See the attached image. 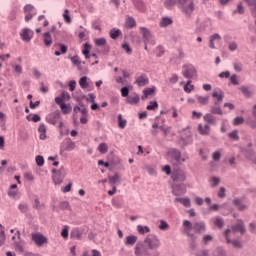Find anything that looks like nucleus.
Instances as JSON below:
<instances>
[{
    "instance_id": "nucleus-1",
    "label": "nucleus",
    "mask_w": 256,
    "mask_h": 256,
    "mask_svg": "<svg viewBox=\"0 0 256 256\" xmlns=\"http://www.w3.org/2000/svg\"><path fill=\"white\" fill-rule=\"evenodd\" d=\"M161 247V240L155 234L148 235L143 242H138L135 246L136 256H159L157 249Z\"/></svg>"
},
{
    "instance_id": "nucleus-2",
    "label": "nucleus",
    "mask_w": 256,
    "mask_h": 256,
    "mask_svg": "<svg viewBox=\"0 0 256 256\" xmlns=\"http://www.w3.org/2000/svg\"><path fill=\"white\" fill-rule=\"evenodd\" d=\"M175 5H178L179 9H182V12L191 17L195 11V3L193 0H165L164 6L166 9H173Z\"/></svg>"
},
{
    "instance_id": "nucleus-3",
    "label": "nucleus",
    "mask_w": 256,
    "mask_h": 256,
    "mask_svg": "<svg viewBox=\"0 0 256 256\" xmlns=\"http://www.w3.org/2000/svg\"><path fill=\"white\" fill-rule=\"evenodd\" d=\"M183 226L187 237L190 238V249L195 251L197 249V235L191 233V229H193V223H191L189 220H184Z\"/></svg>"
},
{
    "instance_id": "nucleus-4",
    "label": "nucleus",
    "mask_w": 256,
    "mask_h": 256,
    "mask_svg": "<svg viewBox=\"0 0 256 256\" xmlns=\"http://www.w3.org/2000/svg\"><path fill=\"white\" fill-rule=\"evenodd\" d=\"M140 33H142V37L146 45H155V38L153 37V34H151V31H149V29H147L146 27H140Z\"/></svg>"
},
{
    "instance_id": "nucleus-5",
    "label": "nucleus",
    "mask_w": 256,
    "mask_h": 256,
    "mask_svg": "<svg viewBox=\"0 0 256 256\" xmlns=\"http://www.w3.org/2000/svg\"><path fill=\"white\" fill-rule=\"evenodd\" d=\"M23 9L25 13V21L26 23H29V21L37 15V10H35V6L31 4H26Z\"/></svg>"
},
{
    "instance_id": "nucleus-6",
    "label": "nucleus",
    "mask_w": 256,
    "mask_h": 256,
    "mask_svg": "<svg viewBox=\"0 0 256 256\" xmlns=\"http://www.w3.org/2000/svg\"><path fill=\"white\" fill-rule=\"evenodd\" d=\"M32 241H34V243L38 247H43V245H45V243H48L47 237H45V235H43L39 232L32 233Z\"/></svg>"
},
{
    "instance_id": "nucleus-7",
    "label": "nucleus",
    "mask_w": 256,
    "mask_h": 256,
    "mask_svg": "<svg viewBox=\"0 0 256 256\" xmlns=\"http://www.w3.org/2000/svg\"><path fill=\"white\" fill-rule=\"evenodd\" d=\"M229 235H231V229L228 228L224 232L226 243H228V245L234 246L235 249H241L243 247L241 242L239 240H231V237Z\"/></svg>"
},
{
    "instance_id": "nucleus-8",
    "label": "nucleus",
    "mask_w": 256,
    "mask_h": 256,
    "mask_svg": "<svg viewBox=\"0 0 256 256\" xmlns=\"http://www.w3.org/2000/svg\"><path fill=\"white\" fill-rule=\"evenodd\" d=\"M61 119V112L59 110H56L55 112H52L47 116L46 121L50 125H57Z\"/></svg>"
},
{
    "instance_id": "nucleus-9",
    "label": "nucleus",
    "mask_w": 256,
    "mask_h": 256,
    "mask_svg": "<svg viewBox=\"0 0 256 256\" xmlns=\"http://www.w3.org/2000/svg\"><path fill=\"white\" fill-rule=\"evenodd\" d=\"M238 223L231 226V230L233 233H241V235H244L246 232L245 229V222L243 219H238Z\"/></svg>"
},
{
    "instance_id": "nucleus-10",
    "label": "nucleus",
    "mask_w": 256,
    "mask_h": 256,
    "mask_svg": "<svg viewBox=\"0 0 256 256\" xmlns=\"http://www.w3.org/2000/svg\"><path fill=\"white\" fill-rule=\"evenodd\" d=\"M168 155H170L172 159H175L176 163H185V159L181 158V151H179L177 148H171L168 151Z\"/></svg>"
},
{
    "instance_id": "nucleus-11",
    "label": "nucleus",
    "mask_w": 256,
    "mask_h": 256,
    "mask_svg": "<svg viewBox=\"0 0 256 256\" xmlns=\"http://www.w3.org/2000/svg\"><path fill=\"white\" fill-rule=\"evenodd\" d=\"M195 233H205L207 231V225L204 221L194 222L192 223V228Z\"/></svg>"
},
{
    "instance_id": "nucleus-12",
    "label": "nucleus",
    "mask_w": 256,
    "mask_h": 256,
    "mask_svg": "<svg viewBox=\"0 0 256 256\" xmlns=\"http://www.w3.org/2000/svg\"><path fill=\"white\" fill-rule=\"evenodd\" d=\"M65 179V168H61L53 175V182L55 185H61Z\"/></svg>"
},
{
    "instance_id": "nucleus-13",
    "label": "nucleus",
    "mask_w": 256,
    "mask_h": 256,
    "mask_svg": "<svg viewBox=\"0 0 256 256\" xmlns=\"http://www.w3.org/2000/svg\"><path fill=\"white\" fill-rule=\"evenodd\" d=\"M184 69L185 70L182 72V74L186 79H193V77L197 75V70L193 66L188 67L187 65H184Z\"/></svg>"
},
{
    "instance_id": "nucleus-14",
    "label": "nucleus",
    "mask_w": 256,
    "mask_h": 256,
    "mask_svg": "<svg viewBox=\"0 0 256 256\" xmlns=\"http://www.w3.org/2000/svg\"><path fill=\"white\" fill-rule=\"evenodd\" d=\"M171 179L174 182L179 181L180 183H183V181H185L186 179L185 172H183L182 170H175L174 172H172Z\"/></svg>"
},
{
    "instance_id": "nucleus-15",
    "label": "nucleus",
    "mask_w": 256,
    "mask_h": 256,
    "mask_svg": "<svg viewBox=\"0 0 256 256\" xmlns=\"http://www.w3.org/2000/svg\"><path fill=\"white\" fill-rule=\"evenodd\" d=\"M20 37L22 41H25L26 43H29L33 39V30L29 28H24L22 32L20 33Z\"/></svg>"
},
{
    "instance_id": "nucleus-16",
    "label": "nucleus",
    "mask_w": 256,
    "mask_h": 256,
    "mask_svg": "<svg viewBox=\"0 0 256 256\" xmlns=\"http://www.w3.org/2000/svg\"><path fill=\"white\" fill-rule=\"evenodd\" d=\"M138 87H145V85H149V77L147 74H141L138 78H136L135 82Z\"/></svg>"
},
{
    "instance_id": "nucleus-17",
    "label": "nucleus",
    "mask_w": 256,
    "mask_h": 256,
    "mask_svg": "<svg viewBox=\"0 0 256 256\" xmlns=\"http://www.w3.org/2000/svg\"><path fill=\"white\" fill-rule=\"evenodd\" d=\"M212 97H214V99H217L216 101H214V105H221L223 103V99L225 98V92H223V90H219V92L214 91L212 93Z\"/></svg>"
},
{
    "instance_id": "nucleus-18",
    "label": "nucleus",
    "mask_w": 256,
    "mask_h": 256,
    "mask_svg": "<svg viewBox=\"0 0 256 256\" xmlns=\"http://www.w3.org/2000/svg\"><path fill=\"white\" fill-rule=\"evenodd\" d=\"M132 3L137 9V11H140V13H145L147 11V5H145V2L143 0H132Z\"/></svg>"
},
{
    "instance_id": "nucleus-19",
    "label": "nucleus",
    "mask_w": 256,
    "mask_h": 256,
    "mask_svg": "<svg viewBox=\"0 0 256 256\" xmlns=\"http://www.w3.org/2000/svg\"><path fill=\"white\" fill-rule=\"evenodd\" d=\"M191 133H189L187 135V137H183V136H180L179 140H178V144L180 145V147L182 148H185L187 147V145H189V143H191Z\"/></svg>"
},
{
    "instance_id": "nucleus-20",
    "label": "nucleus",
    "mask_w": 256,
    "mask_h": 256,
    "mask_svg": "<svg viewBox=\"0 0 256 256\" xmlns=\"http://www.w3.org/2000/svg\"><path fill=\"white\" fill-rule=\"evenodd\" d=\"M198 131L200 135H209L211 133V126L209 124H205L204 126L203 124H199Z\"/></svg>"
},
{
    "instance_id": "nucleus-21",
    "label": "nucleus",
    "mask_w": 256,
    "mask_h": 256,
    "mask_svg": "<svg viewBox=\"0 0 256 256\" xmlns=\"http://www.w3.org/2000/svg\"><path fill=\"white\" fill-rule=\"evenodd\" d=\"M250 10V13L253 17H256V0H244Z\"/></svg>"
},
{
    "instance_id": "nucleus-22",
    "label": "nucleus",
    "mask_w": 256,
    "mask_h": 256,
    "mask_svg": "<svg viewBox=\"0 0 256 256\" xmlns=\"http://www.w3.org/2000/svg\"><path fill=\"white\" fill-rule=\"evenodd\" d=\"M233 205L237 207L238 211H245V209H247V205L243 204V200H241V198H235L233 200Z\"/></svg>"
},
{
    "instance_id": "nucleus-23",
    "label": "nucleus",
    "mask_w": 256,
    "mask_h": 256,
    "mask_svg": "<svg viewBox=\"0 0 256 256\" xmlns=\"http://www.w3.org/2000/svg\"><path fill=\"white\" fill-rule=\"evenodd\" d=\"M70 237L80 240L83 237V231L80 228H74L70 233Z\"/></svg>"
},
{
    "instance_id": "nucleus-24",
    "label": "nucleus",
    "mask_w": 256,
    "mask_h": 256,
    "mask_svg": "<svg viewBox=\"0 0 256 256\" xmlns=\"http://www.w3.org/2000/svg\"><path fill=\"white\" fill-rule=\"evenodd\" d=\"M139 100H140L139 94L134 93V96H128L126 98V103L128 105H137V103H139Z\"/></svg>"
},
{
    "instance_id": "nucleus-25",
    "label": "nucleus",
    "mask_w": 256,
    "mask_h": 256,
    "mask_svg": "<svg viewBox=\"0 0 256 256\" xmlns=\"http://www.w3.org/2000/svg\"><path fill=\"white\" fill-rule=\"evenodd\" d=\"M38 133H40L41 141H45V139H47V128L45 127V124L42 123L39 125Z\"/></svg>"
},
{
    "instance_id": "nucleus-26",
    "label": "nucleus",
    "mask_w": 256,
    "mask_h": 256,
    "mask_svg": "<svg viewBox=\"0 0 256 256\" xmlns=\"http://www.w3.org/2000/svg\"><path fill=\"white\" fill-rule=\"evenodd\" d=\"M204 121H206L208 125H217V119H215V116L209 113L204 115Z\"/></svg>"
},
{
    "instance_id": "nucleus-27",
    "label": "nucleus",
    "mask_w": 256,
    "mask_h": 256,
    "mask_svg": "<svg viewBox=\"0 0 256 256\" xmlns=\"http://www.w3.org/2000/svg\"><path fill=\"white\" fill-rule=\"evenodd\" d=\"M210 113L212 115H223V110L221 109V105L214 104L211 106Z\"/></svg>"
},
{
    "instance_id": "nucleus-28",
    "label": "nucleus",
    "mask_w": 256,
    "mask_h": 256,
    "mask_svg": "<svg viewBox=\"0 0 256 256\" xmlns=\"http://www.w3.org/2000/svg\"><path fill=\"white\" fill-rule=\"evenodd\" d=\"M43 37H44V45L46 47H51V45L53 44V39L51 38V33L45 32Z\"/></svg>"
},
{
    "instance_id": "nucleus-29",
    "label": "nucleus",
    "mask_w": 256,
    "mask_h": 256,
    "mask_svg": "<svg viewBox=\"0 0 256 256\" xmlns=\"http://www.w3.org/2000/svg\"><path fill=\"white\" fill-rule=\"evenodd\" d=\"M175 201H176V203H182V205H184V207H191V199H189V198L176 197Z\"/></svg>"
},
{
    "instance_id": "nucleus-30",
    "label": "nucleus",
    "mask_w": 256,
    "mask_h": 256,
    "mask_svg": "<svg viewBox=\"0 0 256 256\" xmlns=\"http://www.w3.org/2000/svg\"><path fill=\"white\" fill-rule=\"evenodd\" d=\"M239 91H242V94L244 95V97H246V99H251L252 92L251 90H249V87L241 86L239 87Z\"/></svg>"
},
{
    "instance_id": "nucleus-31",
    "label": "nucleus",
    "mask_w": 256,
    "mask_h": 256,
    "mask_svg": "<svg viewBox=\"0 0 256 256\" xmlns=\"http://www.w3.org/2000/svg\"><path fill=\"white\" fill-rule=\"evenodd\" d=\"M122 34H123V33L121 32L120 29L112 28V29L110 30V37H111V39H114V40H115V39L121 37Z\"/></svg>"
},
{
    "instance_id": "nucleus-32",
    "label": "nucleus",
    "mask_w": 256,
    "mask_h": 256,
    "mask_svg": "<svg viewBox=\"0 0 256 256\" xmlns=\"http://www.w3.org/2000/svg\"><path fill=\"white\" fill-rule=\"evenodd\" d=\"M27 121H33V123H39L41 116L39 114H29L26 116Z\"/></svg>"
},
{
    "instance_id": "nucleus-33",
    "label": "nucleus",
    "mask_w": 256,
    "mask_h": 256,
    "mask_svg": "<svg viewBox=\"0 0 256 256\" xmlns=\"http://www.w3.org/2000/svg\"><path fill=\"white\" fill-rule=\"evenodd\" d=\"M91 51V44L90 43H85L84 48L82 50V54L85 56V59H89L91 56L89 55Z\"/></svg>"
},
{
    "instance_id": "nucleus-34",
    "label": "nucleus",
    "mask_w": 256,
    "mask_h": 256,
    "mask_svg": "<svg viewBox=\"0 0 256 256\" xmlns=\"http://www.w3.org/2000/svg\"><path fill=\"white\" fill-rule=\"evenodd\" d=\"M137 231L140 233V235H145V233L151 232V228H149V226L138 225Z\"/></svg>"
},
{
    "instance_id": "nucleus-35",
    "label": "nucleus",
    "mask_w": 256,
    "mask_h": 256,
    "mask_svg": "<svg viewBox=\"0 0 256 256\" xmlns=\"http://www.w3.org/2000/svg\"><path fill=\"white\" fill-rule=\"evenodd\" d=\"M119 179H121L119 173H115L114 176H108V181L110 185H115L116 183H118Z\"/></svg>"
},
{
    "instance_id": "nucleus-36",
    "label": "nucleus",
    "mask_w": 256,
    "mask_h": 256,
    "mask_svg": "<svg viewBox=\"0 0 256 256\" xmlns=\"http://www.w3.org/2000/svg\"><path fill=\"white\" fill-rule=\"evenodd\" d=\"M214 225L218 227V229H223V227H225V220L218 216L215 218Z\"/></svg>"
},
{
    "instance_id": "nucleus-37",
    "label": "nucleus",
    "mask_w": 256,
    "mask_h": 256,
    "mask_svg": "<svg viewBox=\"0 0 256 256\" xmlns=\"http://www.w3.org/2000/svg\"><path fill=\"white\" fill-rule=\"evenodd\" d=\"M137 243V236L129 235L126 237L125 245H135Z\"/></svg>"
},
{
    "instance_id": "nucleus-38",
    "label": "nucleus",
    "mask_w": 256,
    "mask_h": 256,
    "mask_svg": "<svg viewBox=\"0 0 256 256\" xmlns=\"http://www.w3.org/2000/svg\"><path fill=\"white\" fill-rule=\"evenodd\" d=\"M126 26L128 29H133V27H137V22L135 21V18L128 17L126 20Z\"/></svg>"
},
{
    "instance_id": "nucleus-39",
    "label": "nucleus",
    "mask_w": 256,
    "mask_h": 256,
    "mask_svg": "<svg viewBox=\"0 0 256 256\" xmlns=\"http://www.w3.org/2000/svg\"><path fill=\"white\" fill-rule=\"evenodd\" d=\"M196 99L200 105H209V96L203 97L196 95Z\"/></svg>"
},
{
    "instance_id": "nucleus-40",
    "label": "nucleus",
    "mask_w": 256,
    "mask_h": 256,
    "mask_svg": "<svg viewBox=\"0 0 256 256\" xmlns=\"http://www.w3.org/2000/svg\"><path fill=\"white\" fill-rule=\"evenodd\" d=\"M118 126L120 129H125L127 127V120L123 119V115H118Z\"/></svg>"
},
{
    "instance_id": "nucleus-41",
    "label": "nucleus",
    "mask_w": 256,
    "mask_h": 256,
    "mask_svg": "<svg viewBox=\"0 0 256 256\" xmlns=\"http://www.w3.org/2000/svg\"><path fill=\"white\" fill-rule=\"evenodd\" d=\"M79 85L81 89H87L89 87V82H87V76H83L80 78Z\"/></svg>"
},
{
    "instance_id": "nucleus-42",
    "label": "nucleus",
    "mask_w": 256,
    "mask_h": 256,
    "mask_svg": "<svg viewBox=\"0 0 256 256\" xmlns=\"http://www.w3.org/2000/svg\"><path fill=\"white\" fill-rule=\"evenodd\" d=\"M159 103L157 100L150 101V104L146 106L147 111H155V109H158Z\"/></svg>"
},
{
    "instance_id": "nucleus-43",
    "label": "nucleus",
    "mask_w": 256,
    "mask_h": 256,
    "mask_svg": "<svg viewBox=\"0 0 256 256\" xmlns=\"http://www.w3.org/2000/svg\"><path fill=\"white\" fill-rule=\"evenodd\" d=\"M98 151L102 155H105V153H107V151H109V146H107V143H101L98 146Z\"/></svg>"
},
{
    "instance_id": "nucleus-44",
    "label": "nucleus",
    "mask_w": 256,
    "mask_h": 256,
    "mask_svg": "<svg viewBox=\"0 0 256 256\" xmlns=\"http://www.w3.org/2000/svg\"><path fill=\"white\" fill-rule=\"evenodd\" d=\"M243 123H245V118H243V116H237L233 120L234 127H237L239 125H243Z\"/></svg>"
},
{
    "instance_id": "nucleus-45",
    "label": "nucleus",
    "mask_w": 256,
    "mask_h": 256,
    "mask_svg": "<svg viewBox=\"0 0 256 256\" xmlns=\"http://www.w3.org/2000/svg\"><path fill=\"white\" fill-rule=\"evenodd\" d=\"M60 109L63 113V115H68V113H71V105L67 104H62L60 106Z\"/></svg>"
},
{
    "instance_id": "nucleus-46",
    "label": "nucleus",
    "mask_w": 256,
    "mask_h": 256,
    "mask_svg": "<svg viewBox=\"0 0 256 256\" xmlns=\"http://www.w3.org/2000/svg\"><path fill=\"white\" fill-rule=\"evenodd\" d=\"M236 13H239V15H244L245 14V7H243V3H239L237 5V9L234 10L233 15H235Z\"/></svg>"
},
{
    "instance_id": "nucleus-47",
    "label": "nucleus",
    "mask_w": 256,
    "mask_h": 256,
    "mask_svg": "<svg viewBox=\"0 0 256 256\" xmlns=\"http://www.w3.org/2000/svg\"><path fill=\"white\" fill-rule=\"evenodd\" d=\"M95 45L97 47H103V46L107 45V39H105V38H98V39L95 40Z\"/></svg>"
},
{
    "instance_id": "nucleus-48",
    "label": "nucleus",
    "mask_w": 256,
    "mask_h": 256,
    "mask_svg": "<svg viewBox=\"0 0 256 256\" xmlns=\"http://www.w3.org/2000/svg\"><path fill=\"white\" fill-rule=\"evenodd\" d=\"M173 23V20L169 17H164L161 22V27H168V25H171Z\"/></svg>"
},
{
    "instance_id": "nucleus-49",
    "label": "nucleus",
    "mask_w": 256,
    "mask_h": 256,
    "mask_svg": "<svg viewBox=\"0 0 256 256\" xmlns=\"http://www.w3.org/2000/svg\"><path fill=\"white\" fill-rule=\"evenodd\" d=\"M230 139H234V141H239V131L234 130L228 134Z\"/></svg>"
},
{
    "instance_id": "nucleus-50",
    "label": "nucleus",
    "mask_w": 256,
    "mask_h": 256,
    "mask_svg": "<svg viewBox=\"0 0 256 256\" xmlns=\"http://www.w3.org/2000/svg\"><path fill=\"white\" fill-rule=\"evenodd\" d=\"M122 49L127 53V55H131V53H133V49H131V46H129L127 42L122 44Z\"/></svg>"
},
{
    "instance_id": "nucleus-51",
    "label": "nucleus",
    "mask_w": 256,
    "mask_h": 256,
    "mask_svg": "<svg viewBox=\"0 0 256 256\" xmlns=\"http://www.w3.org/2000/svg\"><path fill=\"white\" fill-rule=\"evenodd\" d=\"M36 164L38 167H43L45 165V158L41 155L36 156Z\"/></svg>"
},
{
    "instance_id": "nucleus-52",
    "label": "nucleus",
    "mask_w": 256,
    "mask_h": 256,
    "mask_svg": "<svg viewBox=\"0 0 256 256\" xmlns=\"http://www.w3.org/2000/svg\"><path fill=\"white\" fill-rule=\"evenodd\" d=\"M65 149L66 151H73V149H75V142L71 141V138H68V143Z\"/></svg>"
},
{
    "instance_id": "nucleus-53",
    "label": "nucleus",
    "mask_w": 256,
    "mask_h": 256,
    "mask_svg": "<svg viewBox=\"0 0 256 256\" xmlns=\"http://www.w3.org/2000/svg\"><path fill=\"white\" fill-rule=\"evenodd\" d=\"M18 209L21 211V213H27V211H29V205L26 203H21L19 204Z\"/></svg>"
},
{
    "instance_id": "nucleus-54",
    "label": "nucleus",
    "mask_w": 256,
    "mask_h": 256,
    "mask_svg": "<svg viewBox=\"0 0 256 256\" xmlns=\"http://www.w3.org/2000/svg\"><path fill=\"white\" fill-rule=\"evenodd\" d=\"M156 87L152 86L151 88H146L143 90V93H146V95L149 97V95H154L156 91Z\"/></svg>"
},
{
    "instance_id": "nucleus-55",
    "label": "nucleus",
    "mask_w": 256,
    "mask_h": 256,
    "mask_svg": "<svg viewBox=\"0 0 256 256\" xmlns=\"http://www.w3.org/2000/svg\"><path fill=\"white\" fill-rule=\"evenodd\" d=\"M6 239H7V236L5 235V230H1V232H0V247H3V245H5Z\"/></svg>"
},
{
    "instance_id": "nucleus-56",
    "label": "nucleus",
    "mask_w": 256,
    "mask_h": 256,
    "mask_svg": "<svg viewBox=\"0 0 256 256\" xmlns=\"http://www.w3.org/2000/svg\"><path fill=\"white\" fill-rule=\"evenodd\" d=\"M101 22L99 20H94L92 22V27L93 29H95L96 31H101Z\"/></svg>"
},
{
    "instance_id": "nucleus-57",
    "label": "nucleus",
    "mask_w": 256,
    "mask_h": 256,
    "mask_svg": "<svg viewBox=\"0 0 256 256\" xmlns=\"http://www.w3.org/2000/svg\"><path fill=\"white\" fill-rule=\"evenodd\" d=\"M122 97H129V87L124 86L120 90Z\"/></svg>"
},
{
    "instance_id": "nucleus-58",
    "label": "nucleus",
    "mask_w": 256,
    "mask_h": 256,
    "mask_svg": "<svg viewBox=\"0 0 256 256\" xmlns=\"http://www.w3.org/2000/svg\"><path fill=\"white\" fill-rule=\"evenodd\" d=\"M70 61L75 65H79L81 63V60L79 59V55H74L70 58Z\"/></svg>"
},
{
    "instance_id": "nucleus-59",
    "label": "nucleus",
    "mask_w": 256,
    "mask_h": 256,
    "mask_svg": "<svg viewBox=\"0 0 256 256\" xmlns=\"http://www.w3.org/2000/svg\"><path fill=\"white\" fill-rule=\"evenodd\" d=\"M63 18L66 23H71V16H69V10L66 9L63 13Z\"/></svg>"
},
{
    "instance_id": "nucleus-60",
    "label": "nucleus",
    "mask_w": 256,
    "mask_h": 256,
    "mask_svg": "<svg viewBox=\"0 0 256 256\" xmlns=\"http://www.w3.org/2000/svg\"><path fill=\"white\" fill-rule=\"evenodd\" d=\"M214 256H227V253L222 248H217Z\"/></svg>"
},
{
    "instance_id": "nucleus-61",
    "label": "nucleus",
    "mask_w": 256,
    "mask_h": 256,
    "mask_svg": "<svg viewBox=\"0 0 256 256\" xmlns=\"http://www.w3.org/2000/svg\"><path fill=\"white\" fill-rule=\"evenodd\" d=\"M212 159H213V161H220L221 160V152H219V151L214 152L212 155Z\"/></svg>"
},
{
    "instance_id": "nucleus-62",
    "label": "nucleus",
    "mask_w": 256,
    "mask_h": 256,
    "mask_svg": "<svg viewBox=\"0 0 256 256\" xmlns=\"http://www.w3.org/2000/svg\"><path fill=\"white\" fill-rule=\"evenodd\" d=\"M230 83H232V85H239V80H237V74H234L230 77Z\"/></svg>"
},
{
    "instance_id": "nucleus-63",
    "label": "nucleus",
    "mask_w": 256,
    "mask_h": 256,
    "mask_svg": "<svg viewBox=\"0 0 256 256\" xmlns=\"http://www.w3.org/2000/svg\"><path fill=\"white\" fill-rule=\"evenodd\" d=\"M60 209L65 211V209H70L69 202L68 201H63L60 203Z\"/></svg>"
},
{
    "instance_id": "nucleus-64",
    "label": "nucleus",
    "mask_w": 256,
    "mask_h": 256,
    "mask_svg": "<svg viewBox=\"0 0 256 256\" xmlns=\"http://www.w3.org/2000/svg\"><path fill=\"white\" fill-rule=\"evenodd\" d=\"M250 227V233H253L254 235H256V222H251L249 224Z\"/></svg>"
}]
</instances>
